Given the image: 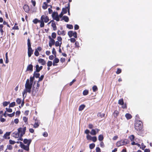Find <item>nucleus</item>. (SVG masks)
<instances>
[{
    "label": "nucleus",
    "instance_id": "f257e3e1",
    "mask_svg": "<svg viewBox=\"0 0 152 152\" xmlns=\"http://www.w3.org/2000/svg\"><path fill=\"white\" fill-rule=\"evenodd\" d=\"M32 84L29 83V80L27 79L25 84V88L24 89L23 92L22 93L23 96H24L25 94H26L27 92L30 93L32 87Z\"/></svg>",
    "mask_w": 152,
    "mask_h": 152
},
{
    "label": "nucleus",
    "instance_id": "f03ea898",
    "mask_svg": "<svg viewBox=\"0 0 152 152\" xmlns=\"http://www.w3.org/2000/svg\"><path fill=\"white\" fill-rule=\"evenodd\" d=\"M49 20V19L48 16L45 15H42L41 17L40 25L41 27H43L44 26L45 24L44 22L47 23Z\"/></svg>",
    "mask_w": 152,
    "mask_h": 152
},
{
    "label": "nucleus",
    "instance_id": "7ed1b4c3",
    "mask_svg": "<svg viewBox=\"0 0 152 152\" xmlns=\"http://www.w3.org/2000/svg\"><path fill=\"white\" fill-rule=\"evenodd\" d=\"M27 45L28 47V57H30L31 56L32 54H33L34 50L31 48L30 40L29 39H28L27 40Z\"/></svg>",
    "mask_w": 152,
    "mask_h": 152
},
{
    "label": "nucleus",
    "instance_id": "20e7f679",
    "mask_svg": "<svg viewBox=\"0 0 152 152\" xmlns=\"http://www.w3.org/2000/svg\"><path fill=\"white\" fill-rule=\"evenodd\" d=\"M142 126V123L140 121H137L135 124V129L137 130H140Z\"/></svg>",
    "mask_w": 152,
    "mask_h": 152
},
{
    "label": "nucleus",
    "instance_id": "39448f33",
    "mask_svg": "<svg viewBox=\"0 0 152 152\" xmlns=\"http://www.w3.org/2000/svg\"><path fill=\"white\" fill-rule=\"evenodd\" d=\"M26 130V127H24L23 128H19L18 129V132H19L20 134V137H22L24 134H25Z\"/></svg>",
    "mask_w": 152,
    "mask_h": 152
},
{
    "label": "nucleus",
    "instance_id": "423d86ee",
    "mask_svg": "<svg viewBox=\"0 0 152 152\" xmlns=\"http://www.w3.org/2000/svg\"><path fill=\"white\" fill-rule=\"evenodd\" d=\"M20 147L21 148L23 149L26 151H28L29 150V146L30 145V142L29 143L28 145H25L22 143V142H20Z\"/></svg>",
    "mask_w": 152,
    "mask_h": 152
},
{
    "label": "nucleus",
    "instance_id": "0eeeda50",
    "mask_svg": "<svg viewBox=\"0 0 152 152\" xmlns=\"http://www.w3.org/2000/svg\"><path fill=\"white\" fill-rule=\"evenodd\" d=\"M52 17L54 20L57 21H58L60 20L58 17V15L57 12H53L52 14Z\"/></svg>",
    "mask_w": 152,
    "mask_h": 152
},
{
    "label": "nucleus",
    "instance_id": "6e6552de",
    "mask_svg": "<svg viewBox=\"0 0 152 152\" xmlns=\"http://www.w3.org/2000/svg\"><path fill=\"white\" fill-rule=\"evenodd\" d=\"M68 34L70 37L72 36L74 37L75 38L77 37V33L76 32H73L72 31H69L68 32Z\"/></svg>",
    "mask_w": 152,
    "mask_h": 152
},
{
    "label": "nucleus",
    "instance_id": "1a4fd4ad",
    "mask_svg": "<svg viewBox=\"0 0 152 152\" xmlns=\"http://www.w3.org/2000/svg\"><path fill=\"white\" fill-rule=\"evenodd\" d=\"M10 132H7L4 135V138L5 139H9L10 138V137L9 136L10 135Z\"/></svg>",
    "mask_w": 152,
    "mask_h": 152
},
{
    "label": "nucleus",
    "instance_id": "9d476101",
    "mask_svg": "<svg viewBox=\"0 0 152 152\" xmlns=\"http://www.w3.org/2000/svg\"><path fill=\"white\" fill-rule=\"evenodd\" d=\"M61 20H64L65 22H67L69 21V18L67 16L64 15L63 16Z\"/></svg>",
    "mask_w": 152,
    "mask_h": 152
},
{
    "label": "nucleus",
    "instance_id": "9b49d317",
    "mask_svg": "<svg viewBox=\"0 0 152 152\" xmlns=\"http://www.w3.org/2000/svg\"><path fill=\"white\" fill-rule=\"evenodd\" d=\"M42 68L43 67L42 66H41L39 67L38 65H36V72H39L42 69Z\"/></svg>",
    "mask_w": 152,
    "mask_h": 152
},
{
    "label": "nucleus",
    "instance_id": "f8f14e48",
    "mask_svg": "<svg viewBox=\"0 0 152 152\" xmlns=\"http://www.w3.org/2000/svg\"><path fill=\"white\" fill-rule=\"evenodd\" d=\"M23 9L26 12H28L29 10V7L28 5H26L24 6Z\"/></svg>",
    "mask_w": 152,
    "mask_h": 152
},
{
    "label": "nucleus",
    "instance_id": "ddd939ff",
    "mask_svg": "<svg viewBox=\"0 0 152 152\" xmlns=\"http://www.w3.org/2000/svg\"><path fill=\"white\" fill-rule=\"evenodd\" d=\"M120 141L122 146L125 145L128 143L127 140L126 139L121 140Z\"/></svg>",
    "mask_w": 152,
    "mask_h": 152
},
{
    "label": "nucleus",
    "instance_id": "4468645a",
    "mask_svg": "<svg viewBox=\"0 0 152 152\" xmlns=\"http://www.w3.org/2000/svg\"><path fill=\"white\" fill-rule=\"evenodd\" d=\"M33 67V65L32 64H30L27 67L26 71H32Z\"/></svg>",
    "mask_w": 152,
    "mask_h": 152
},
{
    "label": "nucleus",
    "instance_id": "2eb2a0df",
    "mask_svg": "<svg viewBox=\"0 0 152 152\" xmlns=\"http://www.w3.org/2000/svg\"><path fill=\"white\" fill-rule=\"evenodd\" d=\"M13 136L15 138H18L19 136L20 137V134L19 132H18H18H15L13 133Z\"/></svg>",
    "mask_w": 152,
    "mask_h": 152
},
{
    "label": "nucleus",
    "instance_id": "dca6fc26",
    "mask_svg": "<svg viewBox=\"0 0 152 152\" xmlns=\"http://www.w3.org/2000/svg\"><path fill=\"white\" fill-rule=\"evenodd\" d=\"M48 38L50 39L49 42L50 43L52 44H53L54 45L55 43V40L53 39L50 36L48 37Z\"/></svg>",
    "mask_w": 152,
    "mask_h": 152
},
{
    "label": "nucleus",
    "instance_id": "f3484780",
    "mask_svg": "<svg viewBox=\"0 0 152 152\" xmlns=\"http://www.w3.org/2000/svg\"><path fill=\"white\" fill-rule=\"evenodd\" d=\"M57 34L58 35H62L64 36L66 34V32L64 31H61L58 30V31Z\"/></svg>",
    "mask_w": 152,
    "mask_h": 152
},
{
    "label": "nucleus",
    "instance_id": "a211bd4d",
    "mask_svg": "<svg viewBox=\"0 0 152 152\" xmlns=\"http://www.w3.org/2000/svg\"><path fill=\"white\" fill-rule=\"evenodd\" d=\"M39 63H41L42 65H44L45 64V61L43 59L40 58L38 60Z\"/></svg>",
    "mask_w": 152,
    "mask_h": 152
},
{
    "label": "nucleus",
    "instance_id": "6ab92c4d",
    "mask_svg": "<svg viewBox=\"0 0 152 152\" xmlns=\"http://www.w3.org/2000/svg\"><path fill=\"white\" fill-rule=\"evenodd\" d=\"M39 124L38 121L37 120H36L35 122V123L33 125L34 127L35 128H37L39 126Z\"/></svg>",
    "mask_w": 152,
    "mask_h": 152
},
{
    "label": "nucleus",
    "instance_id": "aec40b11",
    "mask_svg": "<svg viewBox=\"0 0 152 152\" xmlns=\"http://www.w3.org/2000/svg\"><path fill=\"white\" fill-rule=\"evenodd\" d=\"M31 139L27 140V139H24L23 140V142L25 144H27V145H28L29 144V142H30V144L31 143Z\"/></svg>",
    "mask_w": 152,
    "mask_h": 152
},
{
    "label": "nucleus",
    "instance_id": "412c9836",
    "mask_svg": "<svg viewBox=\"0 0 152 152\" xmlns=\"http://www.w3.org/2000/svg\"><path fill=\"white\" fill-rule=\"evenodd\" d=\"M51 26L53 28V29L54 30H56V27L55 23H54V21H53L51 23Z\"/></svg>",
    "mask_w": 152,
    "mask_h": 152
},
{
    "label": "nucleus",
    "instance_id": "4be33fe9",
    "mask_svg": "<svg viewBox=\"0 0 152 152\" xmlns=\"http://www.w3.org/2000/svg\"><path fill=\"white\" fill-rule=\"evenodd\" d=\"M90 134L92 135H95L96 134V131L94 129H92L90 132Z\"/></svg>",
    "mask_w": 152,
    "mask_h": 152
},
{
    "label": "nucleus",
    "instance_id": "5701e85b",
    "mask_svg": "<svg viewBox=\"0 0 152 152\" xmlns=\"http://www.w3.org/2000/svg\"><path fill=\"white\" fill-rule=\"evenodd\" d=\"M85 106L84 104H82L80 105L79 108V111H81L83 110L85 108Z\"/></svg>",
    "mask_w": 152,
    "mask_h": 152
},
{
    "label": "nucleus",
    "instance_id": "b1692460",
    "mask_svg": "<svg viewBox=\"0 0 152 152\" xmlns=\"http://www.w3.org/2000/svg\"><path fill=\"white\" fill-rule=\"evenodd\" d=\"M125 117H126V118H127V119H130L132 117V116L130 114H129V113H126L125 115Z\"/></svg>",
    "mask_w": 152,
    "mask_h": 152
},
{
    "label": "nucleus",
    "instance_id": "393cba45",
    "mask_svg": "<svg viewBox=\"0 0 152 152\" xmlns=\"http://www.w3.org/2000/svg\"><path fill=\"white\" fill-rule=\"evenodd\" d=\"M3 27V26L2 24L0 25V31L1 33V34L2 35H3V33L4 32V31L2 29V28Z\"/></svg>",
    "mask_w": 152,
    "mask_h": 152
},
{
    "label": "nucleus",
    "instance_id": "a878e982",
    "mask_svg": "<svg viewBox=\"0 0 152 152\" xmlns=\"http://www.w3.org/2000/svg\"><path fill=\"white\" fill-rule=\"evenodd\" d=\"M105 115V114L101 113H98L97 114L98 116L99 117L101 118L104 117Z\"/></svg>",
    "mask_w": 152,
    "mask_h": 152
},
{
    "label": "nucleus",
    "instance_id": "bb28decb",
    "mask_svg": "<svg viewBox=\"0 0 152 152\" xmlns=\"http://www.w3.org/2000/svg\"><path fill=\"white\" fill-rule=\"evenodd\" d=\"M104 139L103 136L102 134L99 135L98 136V140L100 141H102Z\"/></svg>",
    "mask_w": 152,
    "mask_h": 152
},
{
    "label": "nucleus",
    "instance_id": "cd10ccee",
    "mask_svg": "<svg viewBox=\"0 0 152 152\" xmlns=\"http://www.w3.org/2000/svg\"><path fill=\"white\" fill-rule=\"evenodd\" d=\"M47 4L46 2H44L43 4L42 7L44 9H46L47 8Z\"/></svg>",
    "mask_w": 152,
    "mask_h": 152
},
{
    "label": "nucleus",
    "instance_id": "c85d7f7f",
    "mask_svg": "<svg viewBox=\"0 0 152 152\" xmlns=\"http://www.w3.org/2000/svg\"><path fill=\"white\" fill-rule=\"evenodd\" d=\"M34 76H33V77H30V80H29V83L31 84H32L33 83V81L34 80Z\"/></svg>",
    "mask_w": 152,
    "mask_h": 152
},
{
    "label": "nucleus",
    "instance_id": "c756f323",
    "mask_svg": "<svg viewBox=\"0 0 152 152\" xmlns=\"http://www.w3.org/2000/svg\"><path fill=\"white\" fill-rule=\"evenodd\" d=\"M40 20H38L37 18H35L33 20V22L35 24H37V23H40Z\"/></svg>",
    "mask_w": 152,
    "mask_h": 152
},
{
    "label": "nucleus",
    "instance_id": "7c9ffc66",
    "mask_svg": "<svg viewBox=\"0 0 152 152\" xmlns=\"http://www.w3.org/2000/svg\"><path fill=\"white\" fill-rule=\"evenodd\" d=\"M34 86H33L32 88V94L34 95H35L37 93L36 91L35 90V89H34Z\"/></svg>",
    "mask_w": 152,
    "mask_h": 152
},
{
    "label": "nucleus",
    "instance_id": "2f4dec72",
    "mask_svg": "<svg viewBox=\"0 0 152 152\" xmlns=\"http://www.w3.org/2000/svg\"><path fill=\"white\" fill-rule=\"evenodd\" d=\"M15 105V102H13L10 103L9 104V107H13Z\"/></svg>",
    "mask_w": 152,
    "mask_h": 152
},
{
    "label": "nucleus",
    "instance_id": "473e14b6",
    "mask_svg": "<svg viewBox=\"0 0 152 152\" xmlns=\"http://www.w3.org/2000/svg\"><path fill=\"white\" fill-rule=\"evenodd\" d=\"M118 103L121 105H123L124 104L123 100L122 99L119 100L118 101Z\"/></svg>",
    "mask_w": 152,
    "mask_h": 152
},
{
    "label": "nucleus",
    "instance_id": "72a5a7b5",
    "mask_svg": "<svg viewBox=\"0 0 152 152\" xmlns=\"http://www.w3.org/2000/svg\"><path fill=\"white\" fill-rule=\"evenodd\" d=\"M129 138L131 141H132L134 140L135 137L133 135H132L129 137Z\"/></svg>",
    "mask_w": 152,
    "mask_h": 152
},
{
    "label": "nucleus",
    "instance_id": "f704fd0d",
    "mask_svg": "<svg viewBox=\"0 0 152 152\" xmlns=\"http://www.w3.org/2000/svg\"><path fill=\"white\" fill-rule=\"evenodd\" d=\"M67 7L66 8H62V12H63V13L64 14H66L67 13Z\"/></svg>",
    "mask_w": 152,
    "mask_h": 152
},
{
    "label": "nucleus",
    "instance_id": "c9c22d12",
    "mask_svg": "<svg viewBox=\"0 0 152 152\" xmlns=\"http://www.w3.org/2000/svg\"><path fill=\"white\" fill-rule=\"evenodd\" d=\"M95 145L94 143H92L89 145V148L90 149H92L94 148L95 147Z\"/></svg>",
    "mask_w": 152,
    "mask_h": 152
},
{
    "label": "nucleus",
    "instance_id": "e433bc0d",
    "mask_svg": "<svg viewBox=\"0 0 152 152\" xmlns=\"http://www.w3.org/2000/svg\"><path fill=\"white\" fill-rule=\"evenodd\" d=\"M52 53L53 54L54 56L55 57L56 56V52L55 50V49L54 48H53L52 49Z\"/></svg>",
    "mask_w": 152,
    "mask_h": 152
},
{
    "label": "nucleus",
    "instance_id": "4c0bfd02",
    "mask_svg": "<svg viewBox=\"0 0 152 152\" xmlns=\"http://www.w3.org/2000/svg\"><path fill=\"white\" fill-rule=\"evenodd\" d=\"M67 11L68 12V14L69 15H70V4L68 3V6L67 7Z\"/></svg>",
    "mask_w": 152,
    "mask_h": 152
},
{
    "label": "nucleus",
    "instance_id": "58836bf2",
    "mask_svg": "<svg viewBox=\"0 0 152 152\" xmlns=\"http://www.w3.org/2000/svg\"><path fill=\"white\" fill-rule=\"evenodd\" d=\"M92 89L94 92H95L97 91L98 90L97 87L96 86H94L92 87Z\"/></svg>",
    "mask_w": 152,
    "mask_h": 152
},
{
    "label": "nucleus",
    "instance_id": "ea45409f",
    "mask_svg": "<svg viewBox=\"0 0 152 152\" xmlns=\"http://www.w3.org/2000/svg\"><path fill=\"white\" fill-rule=\"evenodd\" d=\"M97 140V139L96 137L94 136L92 137V138L91 140H92L93 142H95Z\"/></svg>",
    "mask_w": 152,
    "mask_h": 152
},
{
    "label": "nucleus",
    "instance_id": "a19ab883",
    "mask_svg": "<svg viewBox=\"0 0 152 152\" xmlns=\"http://www.w3.org/2000/svg\"><path fill=\"white\" fill-rule=\"evenodd\" d=\"M66 27L68 28L69 29H72L73 28V26L71 24H67L66 25Z\"/></svg>",
    "mask_w": 152,
    "mask_h": 152
},
{
    "label": "nucleus",
    "instance_id": "79ce46f5",
    "mask_svg": "<svg viewBox=\"0 0 152 152\" xmlns=\"http://www.w3.org/2000/svg\"><path fill=\"white\" fill-rule=\"evenodd\" d=\"M39 76H40V74L39 73H36L35 72H34V76H35V77L36 78H38L39 77Z\"/></svg>",
    "mask_w": 152,
    "mask_h": 152
},
{
    "label": "nucleus",
    "instance_id": "37998d69",
    "mask_svg": "<svg viewBox=\"0 0 152 152\" xmlns=\"http://www.w3.org/2000/svg\"><path fill=\"white\" fill-rule=\"evenodd\" d=\"M88 91L87 90H85L83 91V94L84 95H86L88 94Z\"/></svg>",
    "mask_w": 152,
    "mask_h": 152
},
{
    "label": "nucleus",
    "instance_id": "c03bdc74",
    "mask_svg": "<svg viewBox=\"0 0 152 152\" xmlns=\"http://www.w3.org/2000/svg\"><path fill=\"white\" fill-rule=\"evenodd\" d=\"M16 102L18 104H20L21 103V100L20 99L17 98L16 99Z\"/></svg>",
    "mask_w": 152,
    "mask_h": 152
},
{
    "label": "nucleus",
    "instance_id": "a18cd8bd",
    "mask_svg": "<svg viewBox=\"0 0 152 152\" xmlns=\"http://www.w3.org/2000/svg\"><path fill=\"white\" fill-rule=\"evenodd\" d=\"M10 103L9 102H4L3 103V105L4 106H7Z\"/></svg>",
    "mask_w": 152,
    "mask_h": 152
},
{
    "label": "nucleus",
    "instance_id": "49530a36",
    "mask_svg": "<svg viewBox=\"0 0 152 152\" xmlns=\"http://www.w3.org/2000/svg\"><path fill=\"white\" fill-rule=\"evenodd\" d=\"M92 138V137L89 134H88L86 136V138L88 140H91Z\"/></svg>",
    "mask_w": 152,
    "mask_h": 152
},
{
    "label": "nucleus",
    "instance_id": "de8ad7c7",
    "mask_svg": "<svg viewBox=\"0 0 152 152\" xmlns=\"http://www.w3.org/2000/svg\"><path fill=\"white\" fill-rule=\"evenodd\" d=\"M53 39H55L56 37V34L55 32H53L51 35Z\"/></svg>",
    "mask_w": 152,
    "mask_h": 152
},
{
    "label": "nucleus",
    "instance_id": "09e8293b",
    "mask_svg": "<svg viewBox=\"0 0 152 152\" xmlns=\"http://www.w3.org/2000/svg\"><path fill=\"white\" fill-rule=\"evenodd\" d=\"M118 112L117 111H115L114 112V117H116L118 115Z\"/></svg>",
    "mask_w": 152,
    "mask_h": 152
},
{
    "label": "nucleus",
    "instance_id": "8fccbe9b",
    "mask_svg": "<svg viewBox=\"0 0 152 152\" xmlns=\"http://www.w3.org/2000/svg\"><path fill=\"white\" fill-rule=\"evenodd\" d=\"M53 62L56 63H57L59 62V59L57 58H55L53 60Z\"/></svg>",
    "mask_w": 152,
    "mask_h": 152
},
{
    "label": "nucleus",
    "instance_id": "3c124183",
    "mask_svg": "<svg viewBox=\"0 0 152 152\" xmlns=\"http://www.w3.org/2000/svg\"><path fill=\"white\" fill-rule=\"evenodd\" d=\"M52 62L51 61H49L47 63V66L48 67L50 66H52Z\"/></svg>",
    "mask_w": 152,
    "mask_h": 152
},
{
    "label": "nucleus",
    "instance_id": "603ef678",
    "mask_svg": "<svg viewBox=\"0 0 152 152\" xmlns=\"http://www.w3.org/2000/svg\"><path fill=\"white\" fill-rule=\"evenodd\" d=\"M116 145L118 147L122 146L120 141H118L116 143Z\"/></svg>",
    "mask_w": 152,
    "mask_h": 152
},
{
    "label": "nucleus",
    "instance_id": "864d4df0",
    "mask_svg": "<svg viewBox=\"0 0 152 152\" xmlns=\"http://www.w3.org/2000/svg\"><path fill=\"white\" fill-rule=\"evenodd\" d=\"M55 45L56 46L58 47L59 46L60 47V45H59V42L58 41H56V42H55Z\"/></svg>",
    "mask_w": 152,
    "mask_h": 152
},
{
    "label": "nucleus",
    "instance_id": "5fc2aeb1",
    "mask_svg": "<svg viewBox=\"0 0 152 152\" xmlns=\"http://www.w3.org/2000/svg\"><path fill=\"white\" fill-rule=\"evenodd\" d=\"M15 114V113L14 112L11 114H7V115L8 116L10 117H12Z\"/></svg>",
    "mask_w": 152,
    "mask_h": 152
},
{
    "label": "nucleus",
    "instance_id": "6e6d98bb",
    "mask_svg": "<svg viewBox=\"0 0 152 152\" xmlns=\"http://www.w3.org/2000/svg\"><path fill=\"white\" fill-rule=\"evenodd\" d=\"M7 148L9 150H11L12 148V147L11 145H8L7 146Z\"/></svg>",
    "mask_w": 152,
    "mask_h": 152
},
{
    "label": "nucleus",
    "instance_id": "4d7b16f0",
    "mask_svg": "<svg viewBox=\"0 0 152 152\" xmlns=\"http://www.w3.org/2000/svg\"><path fill=\"white\" fill-rule=\"evenodd\" d=\"M34 55L35 56H38L39 55V53L38 52V51H37V50H35V51L34 52Z\"/></svg>",
    "mask_w": 152,
    "mask_h": 152
},
{
    "label": "nucleus",
    "instance_id": "13d9d810",
    "mask_svg": "<svg viewBox=\"0 0 152 152\" xmlns=\"http://www.w3.org/2000/svg\"><path fill=\"white\" fill-rule=\"evenodd\" d=\"M44 75H42L40 77H39V81H41V80H42L43 78H44Z\"/></svg>",
    "mask_w": 152,
    "mask_h": 152
},
{
    "label": "nucleus",
    "instance_id": "bf43d9fd",
    "mask_svg": "<svg viewBox=\"0 0 152 152\" xmlns=\"http://www.w3.org/2000/svg\"><path fill=\"white\" fill-rule=\"evenodd\" d=\"M146 146L143 143L141 144V147H140V148L143 150L145 148Z\"/></svg>",
    "mask_w": 152,
    "mask_h": 152
},
{
    "label": "nucleus",
    "instance_id": "052dcab7",
    "mask_svg": "<svg viewBox=\"0 0 152 152\" xmlns=\"http://www.w3.org/2000/svg\"><path fill=\"white\" fill-rule=\"evenodd\" d=\"M10 143L11 144H14L16 143L14 141L12 140H9Z\"/></svg>",
    "mask_w": 152,
    "mask_h": 152
},
{
    "label": "nucleus",
    "instance_id": "680f3d73",
    "mask_svg": "<svg viewBox=\"0 0 152 152\" xmlns=\"http://www.w3.org/2000/svg\"><path fill=\"white\" fill-rule=\"evenodd\" d=\"M6 110L9 113H11L12 112V110L11 108H6Z\"/></svg>",
    "mask_w": 152,
    "mask_h": 152
},
{
    "label": "nucleus",
    "instance_id": "e2e57ef3",
    "mask_svg": "<svg viewBox=\"0 0 152 152\" xmlns=\"http://www.w3.org/2000/svg\"><path fill=\"white\" fill-rule=\"evenodd\" d=\"M23 120L25 123L27 122L28 118L26 117H23Z\"/></svg>",
    "mask_w": 152,
    "mask_h": 152
},
{
    "label": "nucleus",
    "instance_id": "0e129e2a",
    "mask_svg": "<svg viewBox=\"0 0 152 152\" xmlns=\"http://www.w3.org/2000/svg\"><path fill=\"white\" fill-rule=\"evenodd\" d=\"M70 41L71 42L74 43L76 41V39L73 38H71L70 39Z\"/></svg>",
    "mask_w": 152,
    "mask_h": 152
},
{
    "label": "nucleus",
    "instance_id": "69168bd1",
    "mask_svg": "<svg viewBox=\"0 0 152 152\" xmlns=\"http://www.w3.org/2000/svg\"><path fill=\"white\" fill-rule=\"evenodd\" d=\"M90 132L89 130L87 129L84 132L87 135L89 134H88L89 133H90Z\"/></svg>",
    "mask_w": 152,
    "mask_h": 152
},
{
    "label": "nucleus",
    "instance_id": "338daca9",
    "mask_svg": "<svg viewBox=\"0 0 152 152\" xmlns=\"http://www.w3.org/2000/svg\"><path fill=\"white\" fill-rule=\"evenodd\" d=\"M121 70L120 69H118L116 71V73L117 74H120L121 72Z\"/></svg>",
    "mask_w": 152,
    "mask_h": 152
},
{
    "label": "nucleus",
    "instance_id": "774afa93",
    "mask_svg": "<svg viewBox=\"0 0 152 152\" xmlns=\"http://www.w3.org/2000/svg\"><path fill=\"white\" fill-rule=\"evenodd\" d=\"M96 152H101V150L99 147H96Z\"/></svg>",
    "mask_w": 152,
    "mask_h": 152
}]
</instances>
